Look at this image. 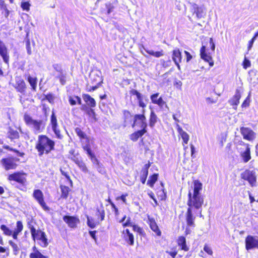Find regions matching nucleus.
Wrapping results in <instances>:
<instances>
[{"label": "nucleus", "instance_id": "1a4fd4ad", "mask_svg": "<svg viewBox=\"0 0 258 258\" xmlns=\"http://www.w3.org/2000/svg\"><path fill=\"white\" fill-rule=\"evenodd\" d=\"M241 178L247 180L251 186H254L256 182L255 173L253 171L246 170L241 174Z\"/></svg>", "mask_w": 258, "mask_h": 258}, {"label": "nucleus", "instance_id": "e433bc0d", "mask_svg": "<svg viewBox=\"0 0 258 258\" xmlns=\"http://www.w3.org/2000/svg\"><path fill=\"white\" fill-rule=\"evenodd\" d=\"M113 6L110 2H108L105 4V9L102 10V12L105 14H109L113 10Z\"/></svg>", "mask_w": 258, "mask_h": 258}, {"label": "nucleus", "instance_id": "c756f323", "mask_svg": "<svg viewBox=\"0 0 258 258\" xmlns=\"http://www.w3.org/2000/svg\"><path fill=\"white\" fill-rule=\"evenodd\" d=\"M172 59L174 62H181V53L178 48H176L173 51Z\"/></svg>", "mask_w": 258, "mask_h": 258}, {"label": "nucleus", "instance_id": "393cba45", "mask_svg": "<svg viewBox=\"0 0 258 258\" xmlns=\"http://www.w3.org/2000/svg\"><path fill=\"white\" fill-rule=\"evenodd\" d=\"M100 72H92L90 75V77L93 83L100 85L102 82V79L100 76Z\"/></svg>", "mask_w": 258, "mask_h": 258}, {"label": "nucleus", "instance_id": "b1692460", "mask_svg": "<svg viewBox=\"0 0 258 258\" xmlns=\"http://www.w3.org/2000/svg\"><path fill=\"white\" fill-rule=\"evenodd\" d=\"M82 97L87 105L90 108H94L96 106V101L90 95L85 94L82 95Z\"/></svg>", "mask_w": 258, "mask_h": 258}, {"label": "nucleus", "instance_id": "f704fd0d", "mask_svg": "<svg viewBox=\"0 0 258 258\" xmlns=\"http://www.w3.org/2000/svg\"><path fill=\"white\" fill-rule=\"evenodd\" d=\"M8 136L12 140L18 139L19 137V133L17 131L11 128L9 129Z\"/></svg>", "mask_w": 258, "mask_h": 258}, {"label": "nucleus", "instance_id": "bf43d9fd", "mask_svg": "<svg viewBox=\"0 0 258 258\" xmlns=\"http://www.w3.org/2000/svg\"><path fill=\"white\" fill-rule=\"evenodd\" d=\"M184 54L185 55L186 61L187 62H189L192 58V55L187 51H184Z\"/></svg>", "mask_w": 258, "mask_h": 258}, {"label": "nucleus", "instance_id": "0eeeda50", "mask_svg": "<svg viewBox=\"0 0 258 258\" xmlns=\"http://www.w3.org/2000/svg\"><path fill=\"white\" fill-rule=\"evenodd\" d=\"M8 179L24 184L26 181V174L23 172H15L9 175Z\"/></svg>", "mask_w": 258, "mask_h": 258}, {"label": "nucleus", "instance_id": "f257e3e1", "mask_svg": "<svg viewBox=\"0 0 258 258\" xmlns=\"http://www.w3.org/2000/svg\"><path fill=\"white\" fill-rule=\"evenodd\" d=\"M54 145V142L46 136L40 135L38 136L35 148L38 152V155L41 156L44 153L47 154L53 150Z\"/></svg>", "mask_w": 258, "mask_h": 258}, {"label": "nucleus", "instance_id": "09e8293b", "mask_svg": "<svg viewBox=\"0 0 258 258\" xmlns=\"http://www.w3.org/2000/svg\"><path fill=\"white\" fill-rule=\"evenodd\" d=\"M23 229V225L21 221H18L16 223V228L14 231L20 233Z\"/></svg>", "mask_w": 258, "mask_h": 258}, {"label": "nucleus", "instance_id": "052dcab7", "mask_svg": "<svg viewBox=\"0 0 258 258\" xmlns=\"http://www.w3.org/2000/svg\"><path fill=\"white\" fill-rule=\"evenodd\" d=\"M166 252L171 255L172 258H175L177 253V252L175 250L173 251L166 250Z\"/></svg>", "mask_w": 258, "mask_h": 258}, {"label": "nucleus", "instance_id": "9d476101", "mask_svg": "<svg viewBox=\"0 0 258 258\" xmlns=\"http://www.w3.org/2000/svg\"><path fill=\"white\" fill-rule=\"evenodd\" d=\"M145 110H142V114H136L134 116V121L133 127L135 125L139 124L142 128H146L147 127L146 118L144 115Z\"/></svg>", "mask_w": 258, "mask_h": 258}, {"label": "nucleus", "instance_id": "de8ad7c7", "mask_svg": "<svg viewBox=\"0 0 258 258\" xmlns=\"http://www.w3.org/2000/svg\"><path fill=\"white\" fill-rule=\"evenodd\" d=\"M86 114L88 115L94 121L97 120L96 113L92 108H91L90 109L88 110V112Z\"/></svg>", "mask_w": 258, "mask_h": 258}, {"label": "nucleus", "instance_id": "9b49d317", "mask_svg": "<svg viewBox=\"0 0 258 258\" xmlns=\"http://www.w3.org/2000/svg\"><path fill=\"white\" fill-rule=\"evenodd\" d=\"M1 163L6 170L14 169L17 166L14 158H3L1 160Z\"/></svg>", "mask_w": 258, "mask_h": 258}, {"label": "nucleus", "instance_id": "bb28decb", "mask_svg": "<svg viewBox=\"0 0 258 258\" xmlns=\"http://www.w3.org/2000/svg\"><path fill=\"white\" fill-rule=\"evenodd\" d=\"M176 126L177 131L181 136L183 143L186 144H187L189 140V135L182 129L179 124H177Z\"/></svg>", "mask_w": 258, "mask_h": 258}, {"label": "nucleus", "instance_id": "6e6d98bb", "mask_svg": "<svg viewBox=\"0 0 258 258\" xmlns=\"http://www.w3.org/2000/svg\"><path fill=\"white\" fill-rule=\"evenodd\" d=\"M96 168H97V171L101 173L104 174L105 173V169L103 167L102 165L101 164H98L96 165Z\"/></svg>", "mask_w": 258, "mask_h": 258}, {"label": "nucleus", "instance_id": "e2e57ef3", "mask_svg": "<svg viewBox=\"0 0 258 258\" xmlns=\"http://www.w3.org/2000/svg\"><path fill=\"white\" fill-rule=\"evenodd\" d=\"M60 172L62 175L64 176L67 178V179L70 181L71 183H72L70 179V177L67 172L64 171L61 169H60Z\"/></svg>", "mask_w": 258, "mask_h": 258}, {"label": "nucleus", "instance_id": "412c9836", "mask_svg": "<svg viewBox=\"0 0 258 258\" xmlns=\"http://www.w3.org/2000/svg\"><path fill=\"white\" fill-rule=\"evenodd\" d=\"M123 237L125 241L131 245L134 244V237L128 229L124 230L122 232Z\"/></svg>", "mask_w": 258, "mask_h": 258}, {"label": "nucleus", "instance_id": "f3484780", "mask_svg": "<svg viewBox=\"0 0 258 258\" xmlns=\"http://www.w3.org/2000/svg\"><path fill=\"white\" fill-rule=\"evenodd\" d=\"M63 220L70 227L72 228L76 227L77 224L80 222L78 218L71 216H64Z\"/></svg>", "mask_w": 258, "mask_h": 258}, {"label": "nucleus", "instance_id": "c03bdc74", "mask_svg": "<svg viewBox=\"0 0 258 258\" xmlns=\"http://www.w3.org/2000/svg\"><path fill=\"white\" fill-rule=\"evenodd\" d=\"M148 174V171L147 169H144L142 171L141 180L143 183H145Z\"/></svg>", "mask_w": 258, "mask_h": 258}, {"label": "nucleus", "instance_id": "f8f14e48", "mask_svg": "<svg viewBox=\"0 0 258 258\" xmlns=\"http://www.w3.org/2000/svg\"><path fill=\"white\" fill-rule=\"evenodd\" d=\"M33 196L44 210L48 209V207L44 201L43 194L41 190L40 189L34 190Z\"/></svg>", "mask_w": 258, "mask_h": 258}, {"label": "nucleus", "instance_id": "a211bd4d", "mask_svg": "<svg viewBox=\"0 0 258 258\" xmlns=\"http://www.w3.org/2000/svg\"><path fill=\"white\" fill-rule=\"evenodd\" d=\"M0 55L2 57L4 61L8 63L9 56L8 55V49L5 44L0 40Z\"/></svg>", "mask_w": 258, "mask_h": 258}, {"label": "nucleus", "instance_id": "7ed1b4c3", "mask_svg": "<svg viewBox=\"0 0 258 258\" xmlns=\"http://www.w3.org/2000/svg\"><path fill=\"white\" fill-rule=\"evenodd\" d=\"M32 237L35 241L39 240V244L42 247H46L48 245V239L45 233L40 229L36 230L33 226L30 227Z\"/></svg>", "mask_w": 258, "mask_h": 258}, {"label": "nucleus", "instance_id": "37998d69", "mask_svg": "<svg viewBox=\"0 0 258 258\" xmlns=\"http://www.w3.org/2000/svg\"><path fill=\"white\" fill-rule=\"evenodd\" d=\"M195 13L199 18L203 17L205 15L204 10L202 7H198Z\"/></svg>", "mask_w": 258, "mask_h": 258}, {"label": "nucleus", "instance_id": "473e14b6", "mask_svg": "<svg viewBox=\"0 0 258 258\" xmlns=\"http://www.w3.org/2000/svg\"><path fill=\"white\" fill-rule=\"evenodd\" d=\"M60 188L61 191V198L66 199L68 198L69 192L70 191V188L65 185H60Z\"/></svg>", "mask_w": 258, "mask_h": 258}, {"label": "nucleus", "instance_id": "f03ea898", "mask_svg": "<svg viewBox=\"0 0 258 258\" xmlns=\"http://www.w3.org/2000/svg\"><path fill=\"white\" fill-rule=\"evenodd\" d=\"M24 119L26 124L32 128L36 134L42 132L45 128V121L42 119H34L29 115L26 114L24 116Z\"/></svg>", "mask_w": 258, "mask_h": 258}, {"label": "nucleus", "instance_id": "cd10ccee", "mask_svg": "<svg viewBox=\"0 0 258 258\" xmlns=\"http://www.w3.org/2000/svg\"><path fill=\"white\" fill-rule=\"evenodd\" d=\"M146 132V128H142L141 130L136 132L130 136V139L133 141H137L140 137H141Z\"/></svg>", "mask_w": 258, "mask_h": 258}, {"label": "nucleus", "instance_id": "a878e982", "mask_svg": "<svg viewBox=\"0 0 258 258\" xmlns=\"http://www.w3.org/2000/svg\"><path fill=\"white\" fill-rule=\"evenodd\" d=\"M177 242L181 250L185 251L189 250V247L186 245V239L184 237L182 236H179L177 239Z\"/></svg>", "mask_w": 258, "mask_h": 258}, {"label": "nucleus", "instance_id": "864d4df0", "mask_svg": "<svg viewBox=\"0 0 258 258\" xmlns=\"http://www.w3.org/2000/svg\"><path fill=\"white\" fill-rule=\"evenodd\" d=\"M30 4L29 2H22L21 5V7L23 10L29 11Z\"/></svg>", "mask_w": 258, "mask_h": 258}, {"label": "nucleus", "instance_id": "ddd939ff", "mask_svg": "<svg viewBox=\"0 0 258 258\" xmlns=\"http://www.w3.org/2000/svg\"><path fill=\"white\" fill-rule=\"evenodd\" d=\"M245 247L247 250L258 248V238H256L251 235L247 236L245 239Z\"/></svg>", "mask_w": 258, "mask_h": 258}, {"label": "nucleus", "instance_id": "69168bd1", "mask_svg": "<svg viewBox=\"0 0 258 258\" xmlns=\"http://www.w3.org/2000/svg\"><path fill=\"white\" fill-rule=\"evenodd\" d=\"M250 66V61L248 60L245 59L243 61V67L244 68L246 69L247 68L249 67Z\"/></svg>", "mask_w": 258, "mask_h": 258}, {"label": "nucleus", "instance_id": "20e7f679", "mask_svg": "<svg viewBox=\"0 0 258 258\" xmlns=\"http://www.w3.org/2000/svg\"><path fill=\"white\" fill-rule=\"evenodd\" d=\"M243 162L247 163L251 159L250 151L247 144L242 143L237 148Z\"/></svg>", "mask_w": 258, "mask_h": 258}, {"label": "nucleus", "instance_id": "a19ab883", "mask_svg": "<svg viewBox=\"0 0 258 258\" xmlns=\"http://www.w3.org/2000/svg\"><path fill=\"white\" fill-rule=\"evenodd\" d=\"M144 49L148 54H149L151 55H153L154 56H155L156 57H159L163 55V53L162 50L161 51L154 52L153 50H147V49H145V48H144Z\"/></svg>", "mask_w": 258, "mask_h": 258}, {"label": "nucleus", "instance_id": "423d86ee", "mask_svg": "<svg viewBox=\"0 0 258 258\" xmlns=\"http://www.w3.org/2000/svg\"><path fill=\"white\" fill-rule=\"evenodd\" d=\"M52 67L57 73V74H55V78L59 80L60 83L62 85H64L66 83L67 73L63 71L61 66L59 64H53Z\"/></svg>", "mask_w": 258, "mask_h": 258}, {"label": "nucleus", "instance_id": "58836bf2", "mask_svg": "<svg viewBox=\"0 0 258 258\" xmlns=\"http://www.w3.org/2000/svg\"><path fill=\"white\" fill-rule=\"evenodd\" d=\"M9 244L13 248V253L14 255H16L18 254L19 251V248L17 244L14 242L12 240L9 241Z\"/></svg>", "mask_w": 258, "mask_h": 258}, {"label": "nucleus", "instance_id": "4be33fe9", "mask_svg": "<svg viewBox=\"0 0 258 258\" xmlns=\"http://www.w3.org/2000/svg\"><path fill=\"white\" fill-rule=\"evenodd\" d=\"M83 149L86 151L88 156L90 158L92 163L94 164L97 165L99 164V161L96 158L95 155L92 152L90 146L89 144H86L83 146Z\"/></svg>", "mask_w": 258, "mask_h": 258}, {"label": "nucleus", "instance_id": "dca6fc26", "mask_svg": "<svg viewBox=\"0 0 258 258\" xmlns=\"http://www.w3.org/2000/svg\"><path fill=\"white\" fill-rule=\"evenodd\" d=\"M241 98V93L238 89H236L235 95L228 100V103L232 106L235 110L237 109V105L239 103V100Z\"/></svg>", "mask_w": 258, "mask_h": 258}, {"label": "nucleus", "instance_id": "4c0bfd02", "mask_svg": "<svg viewBox=\"0 0 258 258\" xmlns=\"http://www.w3.org/2000/svg\"><path fill=\"white\" fill-rule=\"evenodd\" d=\"M158 179V174H154L152 176L149 177V179L147 181V184L149 185L150 187L153 186L154 183L157 181Z\"/></svg>", "mask_w": 258, "mask_h": 258}, {"label": "nucleus", "instance_id": "5fc2aeb1", "mask_svg": "<svg viewBox=\"0 0 258 258\" xmlns=\"http://www.w3.org/2000/svg\"><path fill=\"white\" fill-rule=\"evenodd\" d=\"M203 249L209 255H212L213 254L212 249L207 244H205Z\"/></svg>", "mask_w": 258, "mask_h": 258}, {"label": "nucleus", "instance_id": "338daca9", "mask_svg": "<svg viewBox=\"0 0 258 258\" xmlns=\"http://www.w3.org/2000/svg\"><path fill=\"white\" fill-rule=\"evenodd\" d=\"M110 205L112 207V208L113 209L114 213L115 215H117L118 214V211L117 207L115 206V205L111 202H110Z\"/></svg>", "mask_w": 258, "mask_h": 258}, {"label": "nucleus", "instance_id": "13d9d810", "mask_svg": "<svg viewBox=\"0 0 258 258\" xmlns=\"http://www.w3.org/2000/svg\"><path fill=\"white\" fill-rule=\"evenodd\" d=\"M26 49H27V53L29 55L31 54L32 51H31V48L30 46V40L28 39L26 41Z\"/></svg>", "mask_w": 258, "mask_h": 258}, {"label": "nucleus", "instance_id": "a18cd8bd", "mask_svg": "<svg viewBox=\"0 0 258 258\" xmlns=\"http://www.w3.org/2000/svg\"><path fill=\"white\" fill-rule=\"evenodd\" d=\"M87 225L91 228H94L96 227V223L94 221V220L90 218L89 216L87 217Z\"/></svg>", "mask_w": 258, "mask_h": 258}, {"label": "nucleus", "instance_id": "7c9ffc66", "mask_svg": "<svg viewBox=\"0 0 258 258\" xmlns=\"http://www.w3.org/2000/svg\"><path fill=\"white\" fill-rule=\"evenodd\" d=\"M157 119L158 117L155 113L153 111H151L149 119V125L151 127L154 126L157 121Z\"/></svg>", "mask_w": 258, "mask_h": 258}, {"label": "nucleus", "instance_id": "8fccbe9b", "mask_svg": "<svg viewBox=\"0 0 258 258\" xmlns=\"http://www.w3.org/2000/svg\"><path fill=\"white\" fill-rule=\"evenodd\" d=\"M96 215L100 218L101 221L104 220L105 211L103 209H97Z\"/></svg>", "mask_w": 258, "mask_h": 258}, {"label": "nucleus", "instance_id": "49530a36", "mask_svg": "<svg viewBox=\"0 0 258 258\" xmlns=\"http://www.w3.org/2000/svg\"><path fill=\"white\" fill-rule=\"evenodd\" d=\"M130 93L132 95H135V96H136L137 98L138 99V101L139 100L143 98V96H142V94L139 92H138L137 90H136L132 89L130 91Z\"/></svg>", "mask_w": 258, "mask_h": 258}, {"label": "nucleus", "instance_id": "0e129e2a", "mask_svg": "<svg viewBox=\"0 0 258 258\" xmlns=\"http://www.w3.org/2000/svg\"><path fill=\"white\" fill-rule=\"evenodd\" d=\"M69 102L71 105H75L76 104V99L73 97H70L69 99Z\"/></svg>", "mask_w": 258, "mask_h": 258}, {"label": "nucleus", "instance_id": "2eb2a0df", "mask_svg": "<svg viewBox=\"0 0 258 258\" xmlns=\"http://www.w3.org/2000/svg\"><path fill=\"white\" fill-rule=\"evenodd\" d=\"M50 123L52 127V129L55 133L56 136L58 139H61L62 136L60 133L59 130L57 128V122L56 117L53 111L52 112L51 116Z\"/></svg>", "mask_w": 258, "mask_h": 258}, {"label": "nucleus", "instance_id": "79ce46f5", "mask_svg": "<svg viewBox=\"0 0 258 258\" xmlns=\"http://www.w3.org/2000/svg\"><path fill=\"white\" fill-rule=\"evenodd\" d=\"M75 133L80 137L81 139L87 138L86 134L83 131H82V130L79 127L76 128Z\"/></svg>", "mask_w": 258, "mask_h": 258}, {"label": "nucleus", "instance_id": "c85d7f7f", "mask_svg": "<svg viewBox=\"0 0 258 258\" xmlns=\"http://www.w3.org/2000/svg\"><path fill=\"white\" fill-rule=\"evenodd\" d=\"M33 252L31 253L29 255L30 258H48L43 255L36 248L35 246H34L32 248Z\"/></svg>", "mask_w": 258, "mask_h": 258}, {"label": "nucleus", "instance_id": "aec40b11", "mask_svg": "<svg viewBox=\"0 0 258 258\" xmlns=\"http://www.w3.org/2000/svg\"><path fill=\"white\" fill-rule=\"evenodd\" d=\"M200 55L201 58L205 61L208 62L210 67L214 65V61L212 57L206 53V47L202 46L200 50Z\"/></svg>", "mask_w": 258, "mask_h": 258}, {"label": "nucleus", "instance_id": "4468645a", "mask_svg": "<svg viewBox=\"0 0 258 258\" xmlns=\"http://www.w3.org/2000/svg\"><path fill=\"white\" fill-rule=\"evenodd\" d=\"M240 132L243 138L248 141H252L255 138V133L248 127H241Z\"/></svg>", "mask_w": 258, "mask_h": 258}, {"label": "nucleus", "instance_id": "6e6552de", "mask_svg": "<svg viewBox=\"0 0 258 258\" xmlns=\"http://www.w3.org/2000/svg\"><path fill=\"white\" fill-rule=\"evenodd\" d=\"M15 83L13 84V86L16 90L22 94H25L26 89V85L23 79L21 77L17 76L15 78Z\"/></svg>", "mask_w": 258, "mask_h": 258}, {"label": "nucleus", "instance_id": "72a5a7b5", "mask_svg": "<svg viewBox=\"0 0 258 258\" xmlns=\"http://www.w3.org/2000/svg\"><path fill=\"white\" fill-rule=\"evenodd\" d=\"M0 10L5 11V16L6 18H8L10 14V11L8 10L7 5L4 0H0Z\"/></svg>", "mask_w": 258, "mask_h": 258}, {"label": "nucleus", "instance_id": "774afa93", "mask_svg": "<svg viewBox=\"0 0 258 258\" xmlns=\"http://www.w3.org/2000/svg\"><path fill=\"white\" fill-rule=\"evenodd\" d=\"M91 108H88L87 107V106L85 104H83L82 105L81 107V109L83 111H84L86 113H87L88 112V110L90 109Z\"/></svg>", "mask_w": 258, "mask_h": 258}, {"label": "nucleus", "instance_id": "ea45409f", "mask_svg": "<svg viewBox=\"0 0 258 258\" xmlns=\"http://www.w3.org/2000/svg\"><path fill=\"white\" fill-rule=\"evenodd\" d=\"M1 229L3 231L4 234L7 236H11L12 234V230L5 225H2L1 226Z\"/></svg>", "mask_w": 258, "mask_h": 258}, {"label": "nucleus", "instance_id": "603ef678", "mask_svg": "<svg viewBox=\"0 0 258 258\" xmlns=\"http://www.w3.org/2000/svg\"><path fill=\"white\" fill-rule=\"evenodd\" d=\"M202 189V184L199 180H195L194 181V189L196 190L200 191Z\"/></svg>", "mask_w": 258, "mask_h": 258}, {"label": "nucleus", "instance_id": "4d7b16f0", "mask_svg": "<svg viewBox=\"0 0 258 258\" xmlns=\"http://www.w3.org/2000/svg\"><path fill=\"white\" fill-rule=\"evenodd\" d=\"M249 103H250V99H249V97H247L245 99V100L243 101V102L242 103V104L241 105V107L242 108H246L249 105Z\"/></svg>", "mask_w": 258, "mask_h": 258}, {"label": "nucleus", "instance_id": "c9c22d12", "mask_svg": "<svg viewBox=\"0 0 258 258\" xmlns=\"http://www.w3.org/2000/svg\"><path fill=\"white\" fill-rule=\"evenodd\" d=\"M27 80L31 85L33 90H36L37 86V78L36 77H32L30 75L28 76Z\"/></svg>", "mask_w": 258, "mask_h": 258}, {"label": "nucleus", "instance_id": "5701e85b", "mask_svg": "<svg viewBox=\"0 0 258 258\" xmlns=\"http://www.w3.org/2000/svg\"><path fill=\"white\" fill-rule=\"evenodd\" d=\"M158 93L152 95L151 100L153 103L157 104L160 107L162 108L164 105L166 104V103L163 101L162 97L158 98Z\"/></svg>", "mask_w": 258, "mask_h": 258}, {"label": "nucleus", "instance_id": "680f3d73", "mask_svg": "<svg viewBox=\"0 0 258 258\" xmlns=\"http://www.w3.org/2000/svg\"><path fill=\"white\" fill-rule=\"evenodd\" d=\"M96 231H90L89 234L92 237V238L95 240V242L97 241V238L96 237Z\"/></svg>", "mask_w": 258, "mask_h": 258}, {"label": "nucleus", "instance_id": "39448f33", "mask_svg": "<svg viewBox=\"0 0 258 258\" xmlns=\"http://www.w3.org/2000/svg\"><path fill=\"white\" fill-rule=\"evenodd\" d=\"M188 200L187 201V206L188 208H192L194 207L196 209L201 208L204 203V199L202 197H192L191 192H189L188 194Z\"/></svg>", "mask_w": 258, "mask_h": 258}, {"label": "nucleus", "instance_id": "3c124183", "mask_svg": "<svg viewBox=\"0 0 258 258\" xmlns=\"http://www.w3.org/2000/svg\"><path fill=\"white\" fill-rule=\"evenodd\" d=\"M78 166L83 172L85 173H88L89 172L85 163L83 161H82L80 163H79Z\"/></svg>", "mask_w": 258, "mask_h": 258}, {"label": "nucleus", "instance_id": "2f4dec72", "mask_svg": "<svg viewBox=\"0 0 258 258\" xmlns=\"http://www.w3.org/2000/svg\"><path fill=\"white\" fill-rule=\"evenodd\" d=\"M151 229L154 231L158 236H160L161 232L159 230L158 225L154 220H151L150 223Z\"/></svg>", "mask_w": 258, "mask_h": 258}, {"label": "nucleus", "instance_id": "6ab92c4d", "mask_svg": "<svg viewBox=\"0 0 258 258\" xmlns=\"http://www.w3.org/2000/svg\"><path fill=\"white\" fill-rule=\"evenodd\" d=\"M195 217L193 216L192 210L190 208H188L186 213V221L187 226L195 227Z\"/></svg>", "mask_w": 258, "mask_h": 258}]
</instances>
